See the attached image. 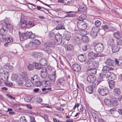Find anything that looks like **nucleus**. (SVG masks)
<instances>
[{"label":"nucleus","mask_w":122,"mask_h":122,"mask_svg":"<svg viewBox=\"0 0 122 122\" xmlns=\"http://www.w3.org/2000/svg\"><path fill=\"white\" fill-rule=\"evenodd\" d=\"M9 76L8 72L5 70H3L2 72L0 73V79L4 81H8Z\"/></svg>","instance_id":"obj_1"},{"label":"nucleus","mask_w":122,"mask_h":122,"mask_svg":"<svg viewBox=\"0 0 122 122\" xmlns=\"http://www.w3.org/2000/svg\"><path fill=\"white\" fill-rule=\"evenodd\" d=\"M77 25L79 29L82 30V31L83 32L86 28L87 24L83 20H79L77 22Z\"/></svg>","instance_id":"obj_2"},{"label":"nucleus","mask_w":122,"mask_h":122,"mask_svg":"<svg viewBox=\"0 0 122 122\" xmlns=\"http://www.w3.org/2000/svg\"><path fill=\"white\" fill-rule=\"evenodd\" d=\"M1 25L2 27L1 29H3L4 30H5L7 31L6 29H8L9 30H12L13 28V26L10 23L7 24L5 22H3L0 24V25Z\"/></svg>","instance_id":"obj_3"},{"label":"nucleus","mask_w":122,"mask_h":122,"mask_svg":"<svg viewBox=\"0 0 122 122\" xmlns=\"http://www.w3.org/2000/svg\"><path fill=\"white\" fill-rule=\"evenodd\" d=\"M94 49L96 52H102L104 49L103 45L100 43H97L95 46Z\"/></svg>","instance_id":"obj_4"},{"label":"nucleus","mask_w":122,"mask_h":122,"mask_svg":"<svg viewBox=\"0 0 122 122\" xmlns=\"http://www.w3.org/2000/svg\"><path fill=\"white\" fill-rule=\"evenodd\" d=\"M0 41H6L5 36L7 33V31L4 30L3 29L1 28L0 30Z\"/></svg>","instance_id":"obj_5"},{"label":"nucleus","mask_w":122,"mask_h":122,"mask_svg":"<svg viewBox=\"0 0 122 122\" xmlns=\"http://www.w3.org/2000/svg\"><path fill=\"white\" fill-rule=\"evenodd\" d=\"M98 92L101 95L104 96L108 93L109 90L107 88L105 87L102 89H99L98 90Z\"/></svg>","instance_id":"obj_6"},{"label":"nucleus","mask_w":122,"mask_h":122,"mask_svg":"<svg viewBox=\"0 0 122 122\" xmlns=\"http://www.w3.org/2000/svg\"><path fill=\"white\" fill-rule=\"evenodd\" d=\"M81 69V66L77 64H74L72 66V69L75 73L80 72Z\"/></svg>","instance_id":"obj_7"},{"label":"nucleus","mask_w":122,"mask_h":122,"mask_svg":"<svg viewBox=\"0 0 122 122\" xmlns=\"http://www.w3.org/2000/svg\"><path fill=\"white\" fill-rule=\"evenodd\" d=\"M99 30V28L97 27H95L92 28V31L90 33V35L93 38L97 36V33Z\"/></svg>","instance_id":"obj_8"},{"label":"nucleus","mask_w":122,"mask_h":122,"mask_svg":"<svg viewBox=\"0 0 122 122\" xmlns=\"http://www.w3.org/2000/svg\"><path fill=\"white\" fill-rule=\"evenodd\" d=\"M96 79V77L93 75H89L87 78V81L90 83H92Z\"/></svg>","instance_id":"obj_9"},{"label":"nucleus","mask_w":122,"mask_h":122,"mask_svg":"<svg viewBox=\"0 0 122 122\" xmlns=\"http://www.w3.org/2000/svg\"><path fill=\"white\" fill-rule=\"evenodd\" d=\"M27 75H25L24 77L21 75H20L17 76H16L15 77V78L17 82L19 81H23V80H25L27 78Z\"/></svg>","instance_id":"obj_10"},{"label":"nucleus","mask_w":122,"mask_h":122,"mask_svg":"<svg viewBox=\"0 0 122 122\" xmlns=\"http://www.w3.org/2000/svg\"><path fill=\"white\" fill-rule=\"evenodd\" d=\"M55 37L58 44H61L62 42V36L60 34H56L55 35Z\"/></svg>","instance_id":"obj_11"},{"label":"nucleus","mask_w":122,"mask_h":122,"mask_svg":"<svg viewBox=\"0 0 122 122\" xmlns=\"http://www.w3.org/2000/svg\"><path fill=\"white\" fill-rule=\"evenodd\" d=\"M73 40L76 45H79L81 43V38L77 36H75L74 37Z\"/></svg>","instance_id":"obj_12"},{"label":"nucleus","mask_w":122,"mask_h":122,"mask_svg":"<svg viewBox=\"0 0 122 122\" xmlns=\"http://www.w3.org/2000/svg\"><path fill=\"white\" fill-rule=\"evenodd\" d=\"M97 71V70L95 68H93L87 70L86 73L88 75H93V74H96Z\"/></svg>","instance_id":"obj_13"},{"label":"nucleus","mask_w":122,"mask_h":122,"mask_svg":"<svg viewBox=\"0 0 122 122\" xmlns=\"http://www.w3.org/2000/svg\"><path fill=\"white\" fill-rule=\"evenodd\" d=\"M88 57L90 58L93 59L94 57L99 56L98 53H94L92 51H90L88 54Z\"/></svg>","instance_id":"obj_14"},{"label":"nucleus","mask_w":122,"mask_h":122,"mask_svg":"<svg viewBox=\"0 0 122 122\" xmlns=\"http://www.w3.org/2000/svg\"><path fill=\"white\" fill-rule=\"evenodd\" d=\"M55 44L54 42L49 41L45 43L44 45V47H55Z\"/></svg>","instance_id":"obj_15"},{"label":"nucleus","mask_w":122,"mask_h":122,"mask_svg":"<svg viewBox=\"0 0 122 122\" xmlns=\"http://www.w3.org/2000/svg\"><path fill=\"white\" fill-rule=\"evenodd\" d=\"M94 88L92 86L90 85L87 86L86 88V92L88 93L91 94L93 93Z\"/></svg>","instance_id":"obj_16"},{"label":"nucleus","mask_w":122,"mask_h":122,"mask_svg":"<svg viewBox=\"0 0 122 122\" xmlns=\"http://www.w3.org/2000/svg\"><path fill=\"white\" fill-rule=\"evenodd\" d=\"M114 37L117 39H119L122 37V34L119 31H117L113 34Z\"/></svg>","instance_id":"obj_17"},{"label":"nucleus","mask_w":122,"mask_h":122,"mask_svg":"<svg viewBox=\"0 0 122 122\" xmlns=\"http://www.w3.org/2000/svg\"><path fill=\"white\" fill-rule=\"evenodd\" d=\"M20 39L21 41H22L26 40L27 38L26 36V34L25 33H20V32H19Z\"/></svg>","instance_id":"obj_18"},{"label":"nucleus","mask_w":122,"mask_h":122,"mask_svg":"<svg viewBox=\"0 0 122 122\" xmlns=\"http://www.w3.org/2000/svg\"><path fill=\"white\" fill-rule=\"evenodd\" d=\"M74 49V47L73 45L71 44L67 45L66 47V51H72Z\"/></svg>","instance_id":"obj_19"},{"label":"nucleus","mask_w":122,"mask_h":122,"mask_svg":"<svg viewBox=\"0 0 122 122\" xmlns=\"http://www.w3.org/2000/svg\"><path fill=\"white\" fill-rule=\"evenodd\" d=\"M86 9V6L84 5H80L79 7L78 8V10L79 12H83L85 11Z\"/></svg>","instance_id":"obj_20"},{"label":"nucleus","mask_w":122,"mask_h":122,"mask_svg":"<svg viewBox=\"0 0 122 122\" xmlns=\"http://www.w3.org/2000/svg\"><path fill=\"white\" fill-rule=\"evenodd\" d=\"M105 63L107 65L111 66H113L114 63V61L110 59H107L105 61Z\"/></svg>","instance_id":"obj_21"},{"label":"nucleus","mask_w":122,"mask_h":122,"mask_svg":"<svg viewBox=\"0 0 122 122\" xmlns=\"http://www.w3.org/2000/svg\"><path fill=\"white\" fill-rule=\"evenodd\" d=\"M85 55L83 54H81L78 56V59L81 62L85 61L86 59Z\"/></svg>","instance_id":"obj_22"},{"label":"nucleus","mask_w":122,"mask_h":122,"mask_svg":"<svg viewBox=\"0 0 122 122\" xmlns=\"http://www.w3.org/2000/svg\"><path fill=\"white\" fill-rule=\"evenodd\" d=\"M20 25L22 28H24L27 27V23L26 21L23 20H20Z\"/></svg>","instance_id":"obj_23"},{"label":"nucleus","mask_w":122,"mask_h":122,"mask_svg":"<svg viewBox=\"0 0 122 122\" xmlns=\"http://www.w3.org/2000/svg\"><path fill=\"white\" fill-rule=\"evenodd\" d=\"M64 36L65 37L64 40L65 39L67 41H68L70 40L71 36L70 33L69 32H66L64 35Z\"/></svg>","instance_id":"obj_24"},{"label":"nucleus","mask_w":122,"mask_h":122,"mask_svg":"<svg viewBox=\"0 0 122 122\" xmlns=\"http://www.w3.org/2000/svg\"><path fill=\"white\" fill-rule=\"evenodd\" d=\"M30 79L33 82L37 81L40 80L39 77L36 75H34L30 78Z\"/></svg>","instance_id":"obj_25"},{"label":"nucleus","mask_w":122,"mask_h":122,"mask_svg":"<svg viewBox=\"0 0 122 122\" xmlns=\"http://www.w3.org/2000/svg\"><path fill=\"white\" fill-rule=\"evenodd\" d=\"M33 64L34 66V68L37 70H39L42 67L41 65H40V64H39L38 63L34 62Z\"/></svg>","instance_id":"obj_26"},{"label":"nucleus","mask_w":122,"mask_h":122,"mask_svg":"<svg viewBox=\"0 0 122 122\" xmlns=\"http://www.w3.org/2000/svg\"><path fill=\"white\" fill-rule=\"evenodd\" d=\"M56 29L57 30L65 29L64 24L63 23L59 24L56 27Z\"/></svg>","instance_id":"obj_27"},{"label":"nucleus","mask_w":122,"mask_h":122,"mask_svg":"<svg viewBox=\"0 0 122 122\" xmlns=\"http://www.w3.org/2000/svg\"><path fill=\"white\" fill-rule=\"evenodd\" d=\"M102 29L104 30L105 32L109 31V27L108 26L106 25H103L101 26Z\"/></svg>","instance_id":"obj_28"},{"label":"nucleus","mask_w":122,"mask_h":122,"mask_svg":"<svg viewBox=\"0 0 122 122\" xmlns=\"http://www.w3.org/2000/svg\"><path fill=\"white\" fill-rule=\"evenodd\" d=\"M39 63L42 66H45L47 64V61L46 59L42 58L39 60Z\"/></svg>","instance_id":"obj_29"},{"label":"nucleus","mask_w":122,"mask_h":122,"mask_svg":"<svg viewBox=\"0 0 122 122\" xmlns=\"http://www.w3.org/2000/svg\"><path fill=\"white\" fill-rule=\"evenodd\" d=\"M27 23V28H30L34 26L35 23L32 21H29Z\"/></svg>","instance_id":"obj_30"},{"label":"nucleus","mask_w":122,"mask_h":122,"mask_svg":"<svg viewBox=\"0 0 122 122\" xmlns=\"http://www.w3.org/2000/svg\"><path fill=\"white\" fill-rule=\"evenodd\" d=\"M114 94L116 96H118L120 94V91L119 88H116L114 90Z\"/></svg>","instance_id":"obj_31"},{"label":"nucleus","mask_w":122,"mask_h":122,"mask_svg":"<svg viewBox=\"0 0 122 122\" xmlns=\"http://www.w3.org/2000/svg\"><path fill=\"white\" fill-rule=\"evenodd\" d=\"M72 11H70L69 12H65V13L66 14H67L65 16V17H73L75 16V15L74 14H70V13L72 12Z\"/></svg>","instance_id":"obj_32"},{"label":"nucleus","mask_w":122,"mask_h":122,"mask_svg":"<svg viewBox=\"0 0 122 122\" xmlns=\"http://www.w3.org/2000/svg\"><path fill=\"white\" fill-rule=\"evenodd\" d=\"M107 43L108 45L112 46L115 44L114 40L113 39H109L107 42Z\"/></svg>","instance_id":"obj_33"},{"label":"nucleus","mask_w":122,"mask_h":122,"mask_svg":"<svg viewBox=\"0 0 122 122\" xmlns=\"http://www.w3.org/2000/svg\"><path fill=\"white\" fill-rule=\"evenodd\" d=\"M42 84L44 83V84L45 86H49L51 84V81L50 80L43 81L42 82Z\"/></svg>","instance_id":"obj_34"},{"label":"nucleus","mask_w":122,"mask_h":122,"mask_svg":"<svg viewBox=\"0 0 122 122\" xmlns=\"http://www.w3.org/2000/svg\"><path fill=\"white\" fill-rule=\"evenodd\" d=\"M33 83V82L31 80L29 79H27L25 82V85L27 87H30L32 85V84Z\"/></svg>","instance_id":"obj_35"},{"label":"nucleus","mask_w":122,"mask_h":122,"mask_svg":"<svg viewBox=\"0 0 122 122\" xmlns=\"http://www.w3.org/2000/svg\"><path fill=\"white\" fill-rule=\"evenodd\" d=\"M48 77L50 80L52 81H54L55 80L56 76L55 74L49 75Z\"/></svg>","instance_id":"obj_36"},{"label":"nucleus","mask_w":122,"mask_h":122,"mask_svg":"<svg viewBox=\"0 0 122 122\" xmlns=\"http://www.w3.org/2000/svg\"><path fill=\"white\" fill-rule=\"evenodd\" d=\"M82 50L83 51H88L90 49L89 45L88 44L86 45L82 46Z\"/></svg>","instance_id":"obj_37"},{"label":"nucleus","mask_w":122,"mask_h":122,"mask_svg":"<svg viewBox=\"0 0 122 122\" xmlns=\"http://www.w3.org/2000/svg\"><path fill=\"white\" fill-rule=\"evenodd\" d=\"M104 102L107 105L110 106L111 104V101L109 99H106L104 100Z\"/></svg>","instance_id":"obj_38"},{"label":"nucleus","mask_w":122,"mask_h":122,"mask_svg":"<svg viewBox=\"0 0 122 122\" xmlns=\"http://www.w3.org/2000/svg\"><path fill=\"white\" fill-rule=\"evenodd\" d=\"M116 78V75L113 73H111L109 76V80H115Z\"/></svg>","instance_id":"obj_39"},{"label":"nucleus","mask_w":122,"mask_h":122,"mask_svg":"<svg viewBox=\"0 0 122 122\" xmlns=\"http://www.w3.org/2000/svg\"><path fill=\"white\" fill-rule=\"evenodd\" d=\"M102 71H108L109 70L111 69H112V68H110V67L108 66H103L102 67Z\"/></svg>","instance_id":"obj_40"},{"label":"nucleus","mask_w":122,"mask_h":122,"mask_svg":"<svg viewBox=\"0 0 122 122\" xmlns=\"http://www.w3.org/2000/svg\"><path fill=\"white\" fill-rule=\"evenodd\" d=\"M43 50L45 51V52H46L48 54L51 53V49L48 48L44 47L43 48Z\"/></svg>","instance_id":"obj_41"},{"label":"nucleus","mask_w":122,"mask_h":122,"mask_svg":"<svg viewBox=\"0 0 122 122\" xmlns=\"http://www.w3.org/2000/svg\"><path fill=\"white\" fill-rule=\"evenodd\" d=\"M82 39L83 42L85 43H87L89 41L88 38L86 36H84L82 37Z\"/></svg>","instance_id":"obj_42"},{"label":"nucleus","mask_w":122,"mask_h":122,"mask_svg":"<svg viewBox=\"0 0 122 122\" xmlns=\"http://www.w3.org/2000/svg\"><path fill=\"white\" fill-rule=\"evenodd\" d=\"M73 0H64L63 3L69 5L72 4V1Z\"/></svg>","instance_id":"obj_43"},{"label":"nucleus","mask_w":122,"mask_h":122,"mask_svg":"<svg viewBox=\"0 0 122 122\" xmlns=\"http://www.w3.org/2000/svg\"><path fill=\"white\" fill-rule=\"evenodd\" d=\"M39 56V54L37 52H33L32 53V56L36 57H38Z\"/></svg>","instance_id":"obj_44"},{"label":"nucleus","mask_w":122,"mask_h":122,"mask_svg":"<svg viewBox=\"0 0 122 122\" xmlns=\"http://www.w3.org/2000/svg\"><path fill=\"white\" fill-rule=\"evenodd\" d=\"M94 23L95 25L96 26V27H98L100 26L101 24V22L98 20L96 21Z\"/></svg>","instance_id":"obj_45"},{"label":"nucleus","mask_w":122,"mask_h":122,"mask_svg":"<svg viewBox=\"0 0 122 122\" xmlns=\"http://www.w3.org/2000/svg\"><path fill=\"white\" fill-rule=\"evenodd\" d=\"M92 83V85L94 88H96L97 86L99 84L96 80L95 81Z\"/></svg>","instance_id":"obj_46"},{"label":"nucleus","mask_w":122,"mask_h":122,"mask_svg":"<svg viewBox=\"0 0 122 122\" xmlns=\"http://www.w3.org/2000/svg\"><path fill=\"white\" fill-rule=\"evenodd\" d=\"M111 74L110 72H105V79L106 78L107 79H108L109 80V76Z\"/></svg>","instance_id":"obj_47"},{"label":"nucleus","mask_w":122,"mask_h":122,"mask_svg":"<svg viewBox=\"0 0 122 122\" xmlns=\"http://www.w3.org/2000/svg\"><path fill=\"white\" fill-rule=\"evenodd\" d=\"M47 74L48 73L47 72H42L41 73V76L42 78H45L47 77Z\"/></svg>","instance_id":"obj_48"},{"label":"nucleus","mask_w":122,"mask_h":122,"mask_svg":"<svg viewBox=\"0 0 122 122\" xmlns=\"http://www.w3.org/2000/svg\"><path fill=\"white\" fill-rule=\"evenodd\" d=\"M118 48L116 46L113 47L112 48V52L113 53L116 52L118 51Z\"/></svg>","instance_id":"obj_49"},{"label":"nucleus","mask_w":122,"mask_h":122,"mask_svg":"<svg viewBox=\"0 0 122 122\" xmlns=\"http://www.w3.org/2000/svg\"><path fill=\"white\" fill-rule=\"evenodd\" d=\"M34 67V66L33 64H30L27 66V69L29 71H31L33 69Z\"/></svg>","instance_id":"obj_50"},{"label":"nucleus","mask_w":122,"mask_h":122,"mask_svg":"<svg viewBox=\"0 0 122 122\" xmlns=\"http://www.w3.org/2000/svg\"><path fill=\"white\" fill-rule=\"evenodd\" d=\"M28 46L29 47L32 48H34L36 46L35 43L33 42H30Z\"/></svg>","instance_id":"obj_51"},{"label":"nucleus","mask_w":122,"mask_h":122,"mask_svg":"<svg viewBox=\"0 0 122 122\" xmlns=\"http://www.w3.org/2000/svg\"><path fill=\"white\" fill-rule=\"evenodd\" d=\"M94 66L96 68H98L99 65V62L98 61H94L92 62Z\"/></svg>","instance_id":"obj_52"},{"label":"nucleus","mask_w":122,"mask_h":122,"mask_svg":"<svg viewBox=\"0 0 122 122\" xmlns=\"http://www.w3.org/2000/svg\"><path fill=\"white\" fill-rule=\"evenodd\" d=\"M36 86H40L42 84V83L40 81V80L39 81L34 82Z\"/></svg>","instance_id":"obj_53"},{"label":"nucleus","mask_w":122,"mask_h":122,"mask_svg":"<svg viewBox=\"0 0 122 122\" xmlns=\"http://www.w3.org/2000/svg\"><path fill=\"white\" fill-rule=\"evenodd\" d=\"M79 20H82L85 19L86 18V16L84 14H82L80 16Z\"/></svg>","instance_id":"obj_54"},{"label":"nucleus","mask_w":122,"mask_h":122,"mask_svg":"<svg viewBox=\"0 0 122 122\" xmlns=\"http://www.w3.org/2000/svg\"><path fill=\"white\" fill-rule=\"evenodd\" d=\"M20 122H27L24 116H22L20 118Z\"/></svg>","instance_id":"obj_55"},{"label":"nucleus","mask_w":122,"mask_h":122,"mask_svg":"<svg viewBox=\"0 0 122 122\" xmlns=\"http://www.w3.org/2000/svg\"><path fill=\"white\" fill-rule=\"evenodd\" d=\"M7 81H4V83L6 84V86L9 87H11L13 85L12 83L11 82L8 83Z\"/></svg>","instance_id":"obj_56"},{"label":"nucleus","mask_w":122,"mask_h":122,"mask_svg":"<svg viewBox=\"0 0 122 122\" xmlns=\"http://www.w3.org/2000/svg\"><path fill=\"white\" fill-rule=\"evenodd\" d=\"M105 72H103V71L99 74V75L101 78H102L103 79H105Z\"/></svg>","instance_id":"obj_57"},{"label":"nucleus","mask_w":122,"mask_h":122,"mask_svg":"<svg viewBox=\"0 0 122 122\" xmlns=\"http://www.w3.org/2000/svg\"><path fill=\"white\" fill-rule=\"evenodd\" d=\"M34 43H35V45H39L41 44V42L38 40H35L34 41Z\"/></svg>","instance_id":"obj_58"},{"label":"nucleus","mask_w":122,"mask_h":122,"mask_svg":"<svg viewBox=\"0 0 122 122\" xmlns=\"http://www.w3.org/2000/svg\"><path fill=\"white\" fill-rule=\"evenodd\" d=\"M6 41H7V42L8 43L12 42L13 41V39L10 38H6Z\"/></svg>","instance_id":"obj_59"},{"label":"nucleus","mask_w":122,"mask_h":122,"mask_svg":"<svg viewBox=\"0 0 122 122\" xmlns=\"http://www.w3.org/2000/svg\"><path fill=\"white\" fill-rule=\"evenodd\" d=\"M30 122H36L35 120V118L34 117L30 116Z\"/></svg>","instance_id":"obj_60"},{"label":"nucleus","mask_w":122,"mask_h":122,"mask_svg":"<svg viewBox=\"0 0 122 122\" xmlns=\"http://www.w3.org/2000/svg\"><path fill=\"white\" fill-rule=\"evenodd\" d=\"M25 33L26 34V36L27 38H29L31 34H32V32H29L28 31H27Z\"/></svg>","instance_id":"obj_61"},{"label":"nucleus","mask_w":122,"mask_h":122,"mask_svg":"<svg viewBox=\"0 0 122 122\" xmlns=\"http://www.w3.org/2000/svg\"><path fill=\"white\" fill-rule=\"evenodd\" d=\"M96 81H97V82H98V83L99 84L103 81V79L102 78L100 77L98 78Z\"/></svg>","instance_id":"obj_62"},{"label":"nucleus","mask_w":122,"mask_h":122,"mask_svg":"<svg viewBox=\"0 0 122 122\" xmlns=\"http://www.w3.org/2000/svg\"><path fill=\"white\" fill-rule=\"evenodd\" d=\"M115 61L116 62V64L118 66L120 65L119 64L120 63V64H121V62H120L117 59L115 58Z\"/></svg>","instance_id":"obj_63"},{"label":"nucleus","mask_w":122,"mask_h":122,"mask_svg":"<svg viewBox=\"0 0 122 122\" xmlns=\"http://www.w3.org/2000/svg\"><path fill=\"white\" fill-rule=\"evenodd\" d=\"M110 88L111 89H113L115 87V84H109Z\"/></svg>","instance_id":"obj_64"}]
</instances>
